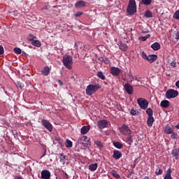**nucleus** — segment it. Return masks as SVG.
I'll return each mask as SVG.
<instances>
[{"mask_svg": "<svg viewBox=\"0 0 179 179\" xmlns=\"http://www.w3.org/2000/svg\"><path fill=\"white\" fill-rule=\"evenodd\" d=\"M111 174L114 177V178H116V179L121 178L120 173L118 172H117V171H115V170H113L111 172Z\"/></svg>", "mask_w": 179, "mask_h": 179, "instance_id": "obj_27", "label": "nucleus"}, {"mask_svg": "<svg viewBox=\"0 0 179 179\" xmlns=\"http://www.w3.org/2000/svg\"><path fill=\"white\" fill-rule=\"evenodd\" d=\"M59 157L60 163L65 164V160L66 159V157L65 155H64V154H60Z\"/></svg>", "mask_w": 179, "mask_h": 179, "instance_id": "obj_30", "label": "nucleus"}, {"mask_svg": "<svg viewBox=\"0 0 179 179\" xmlns=\"http://www.w3.org/2000/svg\"><path fill=\"white\" fill-rule=\"evenodd\" d=\"M132 174H134V170H132V171L130 172V176H132Z\"/></svg>", "mask_w": 179, "mask_h": 179, "instance_id": "obj_55", "label": "nucleus"}, {"mask_svg": "<svg viewBox=\"0 0 179 179\" xmlns=\"http://www.w3.org/2000/svg\"><path fill=\"white\" fill-rule=\"evenodd\" d=\"M141 3H143V5H150L152 3V0H141Z\"/></svg>", "mask_w": 179, "mask_h": 179, "instance_id": "obj_34", "label": "nucleus"}, {"mask_svg": "<svg viewBox=\"0 0 179 179\" xmlns=\"http://www.w3.org/2000/svg\"><path fill=\"white\" fill-rule=\"evenodd\" d=\"M97 127L99 129H104L108 127V121L107 120H101L97 122Z\"/></svg>", "mask_w": 179, "mask_h": 179, "instance_id": "obj_7", "label": "nucleus"}, {"mask_svg": "<svg viewBox=\"0 0 179 179\" xmlns=\"http://www.w3.org/2000/svg\"><path fill=\"white\" fill-rule=\"evenodd\" d=\"M151 48L154 50V51H159L160 50V43L155 42L151 45Z\"/></svg>", "mask_w": 179, "mask_h": 179, "instance_id": "obj_20", "label": "nucleus"}, {"mask_svg": "<svg viewBox=\"0 0 179 179\" xmlns=\"http://www.w3.org/2000/svg\"><path fill=\"white\" fill-rule=\"evenodd\" d=\"M78 143H80L84 148H89L90 146V138L87 136H81L78 140Z\"/></svg>", "mask_w": 179, "mask_h": 179, "instance_id": "obj_4", "label": "nucleus"}, {"mask_svg": "<svg viewBox=\"0 0 179 179\" xmlns=\"http://www.w3.org/2000/svg\"><path fill=\"white\" fill-rule=\"evenodd\" d=\"M50 67L48 66H45L43 68V69L42 70V74L44 76H48V74L50 73Z\"/></svg>", "mask_w": 179, "mask_h": 179, "instance_id": "obj_22", "label": "nucleus"}, {"mask_svg": "<svg viewBox=\"0 0 179 179\" xmlns=\"http://www.w3.org/2000/svg\"><path fill=\"white\" fill-rule=\"evenodd\" d=\"M144 16H145V17L150 18V17H153V14L152 13V11L147 10L144 13Z\"/></svg>", "mask_w": 179, "mask_h": 179, "instance_id": "obj_31", "label": "nucleus"}, {"mask_svg": "<svg viewBox=\"0 0 179 179\" xmlns=\"http://www.w3.org/2000/svg\"><path fill=\"white\" fill-rule=\"evenodd\" d=\"M90 131V126H83L81 128L80 132L83 135H85V134H87Z\"/></svg>", "mask_w": 179, "mask_h": 179, "instance_id": "obj_19", "label": "nucleus"}, {"mask_svg": "<svg viewBox=\"0 0 179 179\" xmlns=\"http://www.w3.org/2000/svg\"><path fill=\"white\" fill-rule=\"evenodd\" d=\"M97 76L99 78V79H101L102 80H106V76L101 71H98Z\"/></svg>", "mask_w": 179, "mask_h": 179, "instance_id": "obj_32", "label": "nucleus"}, {"mask_svg": "<svg viewBox=\"0 0 179 179\" xmlns=\"http://www.w3.org/2000/svg\"><path fill=\"white\" fill-rule=\"evenodd\" d=\"M145 38H146L147 39L149 38H150V34L146 35V36H145Z\"/></svg>", "mask_w": 179, "mask_h": 179, "instance_id": "obj_53", "label": "nucleus"}, {"mask_svg": "<svg viewBox=\"0 0 179 179\" xmlns=\"http://www.w3.org/2000/svg\"><path fill=\"white\" fill-rule=\"evenodd\" d=\"M44 156H45V154H44L41 157H44Z\"/></svg>", "mask_w": 179, "mask_h": 179, "instance_id": "obj_57", "label": "nucleus"}, {"mask_svg": "<svg viewBox=\"0 0 179 179\" xmlns=\"http://www.w3.org/2000/svg\"><path fill=\"white\" fill-rule=\"evenodd\" d=\"M143 179H149L148 176H145Z\"/></svg>", "mask_w": 179, "mask_h": 179, "instance_id": "obj_56", "label": "nucleus"}, {"mask_svg": "<svg viewBox=\"0 0 179 179\" xmlns=\"http://www.w3.org/2000/svg\"><path fill=\"white\" fill-rule=\"evenodd\" d=\"M175 38L176 40H179V31H176L175 34Z\"/></svg>", "mask_w": 179, "mask_h": 179, "instance_id": "obj_45", "label": "nucleus"}, {"mask_svg": "<svg viewBox=\"0 0 179 179\" xmlns=\"http://www.w3.org/2000/svg\"><path fill=\"white\" fill-rule=\"evenodd\" d=\"M113 157L115 159V160H119V159L122 157V153H121L120 150H113Z\"/></svg>", "mask_w": 179, "mask_h": 179, "instance_id": "obj_14", "label": "nucleus"}, {"mask_svg": "<svg viewBox=\"0 0 179 179\" xmlns=\"http://www.w3.org/2000/svg\"><path fill=\"white\" fill-rule=\"evenodd\" d=\"M83 15V13L82 12H76L75 14L76 17H80V16H82Z\"/></svg>", "mask_w": 179, "mask_h": 179, "instance_id": "obj_43", "label": "nucleus"}, {"mask_svg": "<svg viewBox=\"0 0 179 179\" xmlns=\"http://www.w3.org/2000/svg\"><path fill=\"white\" fill-rule=\"evenodd\" d=\"M16 179H23V178L20 176L16 177Z\"/></svg>", "mask_w": 179, "mask_h": 179, "instance_id": "obj_51", "label": "nucleus"}, {"mask_svg": "<svg viewBox=\"0 0 179 179\" xmlns=\"http://www.w3.org/2000/svg\"><path fill=\"white\" fill-rule=\"evenodd\" d=\"M155 174L156 176H160L162 174H163V170L162 169H157L156 171H155Z\"/></svg>", "mask_w": 179, "mask_h": 179, "instance_id": "obj_39", "label": "nucleus"}, {"mask_svg": "<svg viewBox=\"0 0 179 179\" xmlns=\"http://www.w3.org/2000/svg\"><path fill=\"white\" fill-rule=\"evenodd\" d=\"M141 57L142 58H143V59H148V55H146V53L144 51L142 52Z\"/></svg>", "mask_w": 179, "mask_h": 179, "instance_id": "obj_41", "label": "nucleus"}, {"mask_svg": "<svg viewBox=\"0 0 179 179\" xmlns=\"http://www.w3.org/2000/svg\"><path fill=\"white\" fill-rule=\"evenodd\" d=\"M161 107H164V108H167L170 106V101L167 100H164L161 101L160 103Z\"/></svg>", "mask_w": 179, "mask_h": 179, "instance_id": "obj_23", "label": "nucleus"}, {"mask_svg": "<svg viewBox=\"0 0 179 179\" xmlns=\"http://www.w3.org/2000/svg\"><path fill=\"white\" fill-rule=\"evenodd\" d=\"M164 132L168 135H171V134H173V132H174V129L173 128V125L169 124H166L164 127Z\"/></svg>", "mask_w": 179, "mask_h": 179, "instance_id": "obj_13", "label": "nucleus"}, {"mask_svg": "<svg viewBox=\"0 0 179 179\" xmlns=\"http://www.w3.org/2000/svg\"><path fill=\"white\" fill-rule=\"evenodd\" d=\"M172 155L175 159H178L179 157V149L175 148L172 150Z\"/></svg>", "mask_w": 179, "mask_h": 179, "instance_id": "obj_24", "label": "nucleus"}, {"mask_svg": "<svg viewBox=\"0 0 179 179\" xmlns=\"http://www.w3.org/2000/svg\"><path fill=\"white\" fill-rule=\"evenodd\" d=\"M136 80H137L138 82H139V80H138V78H136Z\"/></svg>", "mask_w": 179, "mask_h": 179, "instance_id": "obj_58", "label": "nucleus"}, {"mask_svg": "<svg viewBox=\"0 0 179 179\" xmlns=\"http://www.w3.org/2000/svg\"><path fill=\"white\" fill-rule=\"evenodd\" d=\"M124 90L128 94H134V87L129 83H126L124 85Z\"/></svg>", "mask_w": 179, "mask_h": 179, "instance_id": "obj_11", "label": "nucleus"}, {"mask_svg": "<svg viewBox=\"0 0 179 179\" xmlns=\"http://www.w3.org/2000/svg\"><path fill=\"white\" fill-rule=\"evenodd\" d=\"M173 18L176 19V20H179V10H176L174 13H173Z\"/></svg>", "mask_w": 179, "mask_h": 179, "instance_id": "obj_36", "label": "nucleus"}, {"mask_svg": "<svg viewBox=\"0 0 179 179\" xmlns=\"http://www.w3.org/2000/svg\"><path fill=\"white\" fill-rule=\"evenodd\" d=\"M85 6H86V2L83 0L78 1L75 4L76 8H85Z\"/></svg>", "mask_w": 179, "mask_h": 179, "instance_id": "obj_17", "label": "nucleus"}, {"mask_svg": "<svg viewBox=\"0 0 179 179\" xmlns=\"http://www.w3.org/2000/svg\"><path fill=\"white\" fill-rule=\"evenodd\" d=\"M165 96L166 99H176L178 96V91L170 89L166 91Z\"/></svg>", "mask_w": 179, "mask_h": 179, "instance_id": "obj_6", "label": "nucleus"}, {"mask_svg": "<svg viewBox=\"0 0 179 179\" xmlns=\"http://www.w3.org/2000/svg\"><path fill=\"white\" fill-rule=\"evenodd\" d=\"M97 167H99V164L97 163L91 164L89 165V170L90 171H96L97 170Z\"/></svg>", "mask_w": 179, "mask_h": 179, "instance_id": "obj_21", "label": "nucleus"}, {"mask_svg": "<svg viewBox=\"0 0 179 179\" xmlns=\"http://www.w3.org/2000/svg\"><path fill=\"white\" fill-rule=\"evenodd\" d=\"M137 104H138L141 110H146L149 107V101L144 98H138L137 99Z\"/></svg>", "mask_w": 179, "mask_h": 179, "instance_id": "obj_5", "label": "nucleus"}, {"mask_svg": "<svg viewBox=\"0 0 179 179\" xmlns=\"http://www.w3.org/2000/svg\"><path fill=\"white\" fill-rule=\"evenodd\" d=\"M14 52L15 54H22V50L19 48H15Z\"/></svg>", "mask_w": 179, "mask_h": 179, "instance_id": "obj_37", "label": "nucleus"}, {"mask_svg": "<svg viewBox=\"0 0 179 179\" xmlns=\"http://www.w3.org/2000/svg\"><path fill=\"white\" fill-rule=\"evenodd\" d=\"M120 131L123 135H131V129L128 128L127 124H123L120 128Z\"/></svg>", "mask_w": 179, "mask_h": 179, "instance_id": "obj_8", "label": "nucleus"}, {"mask_svg": "<svg viewBox=\"0 0 179 179\" xmlns=\"http://www.w3.org/2000/svg\"><path fill=\"white\" fill-rule=\"evenodd\" d=\"M101 87L99 84H90L85 90L87 96H92V94H94V93H96L99 89H101Z\"/></svg>", "mask_w": 179, "mask_h": 179, "instance_id": "obj_2", "label": "nucleus"}, {"mask_svg": "<svg viewBox=\"0 0 179 179\" xmlns=\"http://www.w3.org/2000/svg\"><path fill=\"white\" fill-rule=\"evenodd\" d=\"M113 144L117 149H122V146H124V145L119 141H113Z\"/></svg>", "mask_w": 179, "mask_h": 179, "instance_id": "obj_25", "label": "nucleus"}, {"mask_svg": "<svg viewBox=\"0 0 179 179\" xmlns=\"http://www.w3.org/2000/svg\"><path fill=\"white\" fill-rule=\"evenodd\" d=\"M127 143H129V145H132L134 143V140L132 139V136H129L127 138L126 141Z\"/></svg>", "mask_w": 179, "mask_h": 179, "instance_id": "obj_33", "label": "nucleus"}, {"mask_svg": "<svg viewBox=\"0 0 179 179\" xmlns=\"http://www.w3.org/2000/svg\"><path fill=\"white\" fill-rule=\"evenodd\" d=\"M171 173H173V171H171V169H169L164 179H173V177H171Z\"/></svg>", "mask_w": 179, "mask_h": 179, "instance_id": "obj_26", "label": "nucleus"}, {"mask_svg": "<svg viewBox=\"0 0 179 179\" xmlns=\"http://www.w3.org/2000/svg\"><path fill=\"white\" fill-rule=\"evenodd\" d=\"M110 73L113 76H118L120 75V73H121V69L118 67L113 66L110 68Z\"/></svg>", "mask_w": 179, "mask_h": 179, "instance_id": "obj_12", "label": "nucleus"}, {"mask_svg": "<svg viewBox=\"0 0 179 179\" xmlns=\"http://www.w3.org/2000/svg\"><path fill=\"white\" fill-rule=\"evenodd\" d=\"M63 64L67 69H71L73 64V59L72 57L69 55H64L63 57Z\"/></svg>", "mask_w": 179, "mask_h": 179, "instance_id": "obj_3", "label": "nucleus"}, {"mask_svg": "<svg viewBox=\"0 0 179 179\" xmlns=\"http://www.w3.org/2000/svg\"><path fill=\"white\" fill-rule=\"evenodd\" d=\"M139 40H141V41H146L148 39L146 38V36H141L139 37Z\"/></svg>", "mask_w": 179, "mask_h": 179, "instance_id": "obj_46", "label": "nucleus"}, {"mask_svg": "<svg viewBox=\"0 0 179 179\" xmlns=\"http://www.w3.org/2000/svg\"><path fill=\"white\" fill-rule=\"evenodd\" d=\"M73 143L72 141L70 140H66V148H72Z\"/></svg>", "mask_w": 179, "mask_h": 179, "instance_id": "obj_35", "label": "nucleus"}, {"mask_svg": "<svg viewBox=\"0 0 179 179\" xmlns=\"http://www.w3.org/2000/svg\"><path fill=\"white\" fill-rule=\"evenodd\" d=\"M57 83L60 86H64V83L62 82V80H57Z\"/></svg>", "mask_w": 179, "mask_h": 179, "instance_id": "obj_48", "label": "nucleus"}, {"mask_svg": "<svg viewBox=\"0 0 179 179\" xmlns=\"http://www.w3.org/2000/svg\"><path fill=\"white\" fill-rule=\"evenodd\" d=\"M178 136V134L173 131L172 133V135L171 136V139H177Z\"/></svg>", "mask_w": 179, "mask_h": 179, "instance_id": "obj_38", "label": "nucleus"}, {"mask_svg": "<svg viewBox=\"0 0 179 179\" xmlns=\"http://www.w3.org/2000/svg\"><path fill=\"white\" fill-rule=\"evenodd\" d=\"M99 61H101V62H103V61H104V59H103V57H100V58H99Z\"/></svg>", "mask_w": 179, "mask_h": 179, "instance_id": "obj_54", "label": "nucleus"}, {"mask_svg": "<svg viewBox=\"0 0 179 179\" xmlns=\"http://www.w3.org/2000/svg\"><path fill=\"white\" fill-rule=\"evenodd\" d=\"M132 111H133V110H131L130 111V113H132Z\"/></svg>", "mask_w": 179, "mask_h": 179, "instance_id": "obj_59", "label": "nucleus"}, {"mask_svg": "<svg viewBox=\"0 0 179 179\" xmlns=\"http://www.w3.org/2000/svg\"><path fill=\"white\" fill-rule=\"evenodd\" d=\"M42 124L43 125V127H45V128H46V129H48V131H49V132L52 131V124H51L50 122H48V120H43Z\"/></svg>", "mask_w": 179, "mask_h": 179, "instance_id": "obj_10", "label": "nucleus"}, {"mask_svg": "<svg viewBox=\"0 0 179 179\" xmlns=\"http://www.w3.org/2000/svg\"><path fill=\"white\" fill-rule=\"evenodd\" d=\"M127 12L129 16L136 13V1L135 0H129L127 8Z\"/></svg>", "mask_w": 179, "mask_h": 179, "instance_id": "obj_1", "label": "nucleus"}, {"mask_svg": "<svg viewBox=\"0 0 179 179\" xmlns=\"http://www.w3.org/2000/svg\"><path fill=\"white\" fill-rule=\"evenodd\" d=\"M156 59H157V55H150L148 56L146 61H148V62L150 64H152L153 62H155V61H156Z\"/></svg>", "mask_w": 179, "mask_h": 179, "instance_id": "obj_16", "label": "nucleus"}, {"mask_svg": "<svg viewBox=\"0 0 179 179\" xmlns=\"http://www.w3.org/2000/svg\"><path fill=\"white\" fill-rule=\"evenodd\" d=\"M131 115H138V113H131Z\"/></svg>", "mask_w": 179, "mask_h": 179, "instance_id": "obj_52", "label": "nucleus"}, {"mask_svg": "<svg viewBox=\"0 0 179 179\" xmlns=\"http://www.w3.org/2000/svg\"><path fill=\"white\" fill-rule=\"evenodd\" d=\"M119 48L121 51H127L128 50V45L127 43H124L120 42L119 44Z\"/></svg>", "mask_w": 179, "mask_h": 179, "instance_id": "obj_18", "label": "nucleus"}, {"mask_svg": "<svg viewBox=\"0 0 179 179\" xmlns=\"http://www.w3.org/2000/svg\"><path fill=\"white\" fill-rule=\"evenodd\" d=\"M148 115L147 120V125L148 127H153V122H155V117H153V113H148Z\"/></svg>", "mask_w": 179, "mask_h": 179, "instance_id": "obj_9", "label": "nucleus"}, {"mask_svg": "<svg viewBox=\"0 0 179 179\" xmlns=\"http://www.w3.org/2000/svg\"><path fill=\"white\" fill-rule=\"evenodd\" d=\"M17 85H18V87H20V89H22L23 88V85L20 83H17Z\"/></svg>", "mask_w": 179, "mask_h": 179, "instance_id": "obj_49", "label": "nucleus"}, {"mask_svg": "<svg viewBox=\"0 0 179 179\" xmlns=\"http://www.w3.org/2000/svg\"><path fill=\"white\" fill-rule=\"evenodd\" d=\"M3 52H5V50L3 49V46H2V45H0V55H3Z\"/></svg>", "mask_w": 179, "mask_h": 179, "instance_id": "obj_42", "label": "nucleus"}, {"mask_svg": "<svg viewBox=\"0 0 179 179\" xmlns=\"http://www.w3.org/2000/svg\"><path fill=\"white\" fill-rule=\"evenodd\" d=\"M94 144L99 148V149H103L104 148V145H103V143L100 141H96L94 142Z\"/></svg>", "mask_w": 179, "mask_h": 179, "instance_id": "obj_28", "label": "nucleus"}, {"mask_svg": "<svg viewBox=\"0 0 179 179\" xmlns=\"http://www.w3.org/2000/svg\"><path fill=\"white\" fill-rule=\"evenodd\" d=\"M34 38H36V36H33L32 34H30L28 40L29 41H31V43H32V41H34Z\"/></svg>", "mask_w": 179, "mask_h": 179, "instance_id": "obj_40", "label": "nucleus"}, {"mask_svg": "<svg viewBox=\"0 0 179 179\" xmlns=\"http://www.w3.org/2000/svg\"><path fill=\"white\" fill-rule=\"evenodd\" d=\"M176 86L179 89V80L176 83Z\"/></svg>", "mask_w": 179, "mask_h": 179, "instance_id": "obj_50", "label": "nucleus"}, {"mask_svg": "<svg viewBox=\"0 0 179 179\" xmlns=\"http://www.w3.org/2000/svg\"><path fill=\"white\" fill-rule=\"evenodd\" d=\"M42 179H49V178H42Z\"/></svg>", "mask_w": 179, "mask_h": 179, "instance_id": "obj_60", "label": "nucleus"}, {"mask_svg": "<svg viewBox=\"0 0 179 179\" xmlns=\"http://www.w3.org/2000/svg\"><path fill=\"white\" fill-rule=\"evenodd\" d=\"M145 113H153V110L152 109V108H147Z\"/></svg>", "mask_w": 179, "mask_h": 179, "instance_id": "obj_47", "label": "nucleus"}, {"mask_svg": "<svg viewBox=\"0 0 179 179\" xmlns=\"http://www.w3.org/2000/svg\"><path fill=\"white\" fill-rule=\"evenodd\" d=\"M32 45L35 47H41V42L38 40H34L31 42Z\"/></svg>", "mask_w": 179, "mask_h": 179, "instance_id": "obj_29", "label": "nucleus"}, {"mask_svg": "<svg viewBox=\"0 0 179 179\" xmlns=\"http://www.w3.org/2000/svg\"><path fill=\"white\" fill-rule=\"evenodd\" d=\"M171 66H173V68H176L177 66V62L176 61L171 62Z\"/></svg>", "mask_w": 179, "mask_h": 179, "instance_id": "obj_44", "label": "nucleus"}, {"mask_svg": "<svg viewBox=\"0 0 179 179\" xmlns=\"http://www.w3.org/2000/svg\"><path fill=\"white\" fill-rule=\"evenodd\" d=\"M41 178H50L51 173L49 172L48 170H43L41 173Z\"/></svg>", "mask_w": 179, "mask_h": 179, "instance_id": "obj_15", "label": "nucleus"}]
</instances>
